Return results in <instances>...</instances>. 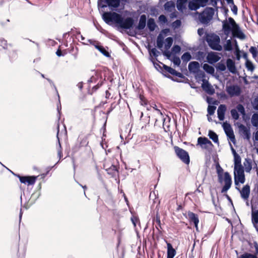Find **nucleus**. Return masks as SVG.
Segmentation results:
<instances>
[{"label": "nucleus", "mask_w": 258, "mask_h": 258, "mask_svg": "<svg viewBox=\"0 0 258 258\" xmlns=\"http://www.w3.org/2000/svg\"><path fill=\"white\" fill-rule=\"evenodd\" d=\"M102 18L106 23L113 22L116 24L118 27L123 29H130L133 27L134 24V20L131 17H127L124 19L122 16L115 12H104Z\"/></svg>", "instance_id": "f257e3e1"}, {"label": "nucleus", "mask_w": 258, "mask_h": 258, "mask_svg": "<svg viewBox=\"0 0 258 258\" xmlns=\"http://www.w3.org/2000/svg\"><path fill=\"white\" fill-rule=\"evenodd\" d=\"M214 14V9L212 8H207L199 16V19L202 23L208 24L213 18Z\"/></svg>", "instance_id": "f03ea898"}, {"label": "nucleus", "mask_w": 258, "mask_h": 258, "mask_svg": "<svg viewBox=\"0 0 258 258\" xmlns=\"http://www.w3.org/2000/svg\"><path fill=\"white\" fill-rule=\"evenodd\" d=\"M222 28L224 34L228 36L234 29L235 25H237L234 20L231 18H228V20H226L222 22Z\"/></svg>", "instance_id": "7ed1b4c3"}, {"label": "nucleus", "mask_w": 258, "mask_h": 258, "mask_svg": "<svg viewBox=\"0 0 258 258\" xmlns=\"http://www.w3.org/2000/svg\"><path fill=\"white\" fill-rule=\"evenodd\" d=\"M209 46L214 50L221 51L222 47L220 45V38L217 35L208 37L206 39Z\"/></svg>", "instance_id": "20e7f679"}, {"label": "nucleus", "mask_w": 258, "mask_h": 258, "mask_svg": "<svg viewBox=\"0 0 258 258\" xmlns=\"http://www.w3.org/2000/svg\"><path fill=\"white\" fill-rule=\"evenodd\" d=\"M176 156L185 164H188L190 162L189 156L185 150L175 146L174 148Z\"/></svg>", "instance_id": "39448f33"}, {"label": "nucleus", "mask_w": 258, "mask_h": 258, "mask_svg": "<svg viewBox=\"0 0 258 258\" xmlns=\"http://www.w3.org/2000/svg\"><path fill=\"white\" fill-rule=\"evenodd\" d=\"M234 183L238 185L239 183H244L245 180L243 168L239 167L234 170Z\"/></svg>", "instance_id": "423d86ee"}, {"label": "nucleus", "mask_w": 258, "mask_h": 258, "mask_svg": "<svg viewBox=\"0 0 258 258\" xmlns=\"http://www.w3.org/2000/svg\"><path fill=\"white\" fill-rule=\"evenodd\" d=\"M223 127L227 137L229 138V139L233 144H235L236 140L231 125L228 123L224 122L223 124Z\"/></svg>", "instance_id": "0eeeda50"}, {"label": "nucleus", "mask_w": 258, "mask_h": 258, "mask_svg": "<svg viewBox=\"0 0 258 258\" xmlns=\"http://www.w3.org/2000/svg\"><path fill=\"white\" fill-rule=\"evenodd\" d=\"M198 143L203 148L209 150L213 146L212 142L206 137H199L198 139Z\"/></svg>", "instance_id": "6e6552de"}, {"label": "nucleus", "mask_w": 258, "mask_h": 258, "mask_svg": "<svg viewBox=\"0 0 258 258\" xmlns=\"http://www.w3.org/2000/svg\"><path fill=\"white\" fill-rule=\"evenodd\" d=\"M225 184L223 186L221 192L225 193L231 187L232 184V179L230 175L228 172L224 173V178Z\"/></svg>", "instance_id": "1a4fd4ad"}, {"label": "nucleus", "mask_w": 258, "mask_h": 258, "mask_svg": "<svg viewBox=\"0 0 258 258\" xmlns=\"http://www.w3.org/2000/svg\"><path fill=\"white\" fill-rule=\"evenodd\" d=\"M226 91L230 96H238L241 93L240 88L238 85H231L226 87Z\"/></svg>", "instance_id": "9d476101"}, {"label": "nucleus", "mask_w": 258, "mask_h": 258, "mask_svg": "<svg viewBox=\"0 0 258 258\" xmlns=\"http://www.w3.org/2000/svg\"><path fill=\"white\" fill-rule=\"evenodd\" d=\"M19 178L20 181L22 183H28L29 185H33L36 181L37 177L35 176H22L20 175H17Z\"/></svg>", "instance_id": "9b49d317"}, {"label": "nucleus", "mask_w": 258, "mask_h": 258, "mask_svg": "<svg viewBox=\"0 0 258 258\" xmlns=\"http://www.w3.org/2000/svg\"><path fill=\"white\" fill-rule=\"evenodd\" d=\"M236 189L240 192L241 197L244 200H247L248 199L250 192V186L248 184L244 185L241 190L237 187H236Z\"/></svg>", "instance_id": "f8f14e48"}, {"label": "nucleus", "mask_w": 258, "mask_h": 258, "mask_svg": "<svg viewBox=\"0 0 258 258\" xmlns=\"http://www.w3.org/2000/svg\"><path fill=\"white\" fill-rule=\"evenodd\" d=\"M189 221L190 223L192 222L196 228V230H198V223L199 222L198 215L192 212L189 211L187 213Z\"/></svg>", "instance_id": "ddd939ff"}, {"label": "nucleus", "mask_w": 258, "mask_h": 258, "mask_svg": "<svg viewBox=\"0 0 258 258\" xmlns=\"http://www.w3.org/2000/svg\"><path fill=\"white\" fill-rule=\"evenodd\" d=\"M232 33L234 37H236L240 39H244L245 38L244 34L241 31L237 24V25H235Z\"/></svg>", "instance_id": "4468645a"}, {"label": "nucleus", "mask_w": 258, "mask_h": 258, "mask_svg": "<svg viewBox=\"0 0 258 258\" xmlns=\"http://www.w3.org/2000/svg\"><path fill=\"white\" fill-rule=\"evenodd\" d=\"M207 59L209 63L213 64L218 62L220 60V57L216 52H212L208 53Z\"/></svg>", "instance_id": "2eb2a0df"}, {"label": "nucleus", "mask_w": 258, "mask_h": 258, "mask_svg": "<svg viewBox=\"0 0 258 258\" xmlns=\"http://www.w3.org/2000/svg\"><path fill=\"white\" fill-rule=\"evenodd\" d=\"M147 17L145 15H142L140 16L138 25L136 27V29L138 30H143L146 25Z\"/></svg>", "instance_id": "dca6fc26"}, {"label": "nucleus", "mask_w": 258, "mask_h": 258, "mask_svg": "<svg viewBox=\"0 0 258 258\" xmlns=\"http://www.w3.org/2000/svg\"><path fill=\"white\" fill-rule=\"evenodd\" d=\"M240 133L244 136V138L247 140H249L250 138V133L249 129L247 128L243 124H240L239 126Z\"/></svg>", "instance_id": "f3484780"}, {"label": "nucleus", "mask_w": 258, "mask_h": 258, "mask_svg": "<svg viewBox=\"0 0 258 258\" xmlns=\"http://www.w3.org/2000/svg\"><path fill=\"white\" fill-rule=\"evenodd\" d=\"M226 66L229 71L233 74L236 73V68L235 67V62L231 58H228L226 60Z\"/></svg>", "instance_id": "a211bd4d"}, {"label": "nucleus", "mask_w": 258, "mask_h": 258, "mask_svg": "<svg viewBox=\"0 0 258 258\" xmlns=\"http://www.w3.org/2000/svg\"><path fill=\"white\" fill-rule=\"evenodd\" d=\"M226 110V107L225 105L221 104L218 107L217 110V114L219 119L222 121L224 119L225 113Z\"/></svg>", "instance_id": "6ab92c4d"}, {"label": "nucleus", "mask_w": 258, "mask_h": 258, "mask_svg": "<svg viewBox=\"0 0 258 258\" xmlns=\"http://www.w3.org/2000/svg\"><path fill=\"white\" fill-rule=\"evenodd\" d=\"M161 64L163 65L164 69L169 74L179 78L182 77V74L181 73L177 72L175 70L163 63H161Z\"/></svg>", "instance_id": "aec40b11"}, {"label": "nucleus", "mask_w": 258, "mask_h": 258, "mask_svg": "<svg viewBox=\"0 0 258 258\" xmlns=\"http://www.w3.org/2000/svg\"><path fill=\"white\" fill-rule=\"evenodd\" d=\"M167 258H173L176 254V250L172 247V245L170 243H167Z\"/></svg>", "instance_id": "412c9836"}, {"label": "nucleus", "mask_w": 258, "mask_h": 258, "mask_svg": "<svg viewBox=\"0 0 258 258\" xmlns=\"http://www.w3.org/2000/svg\"><path fill=\"white\" fill-rule=\"evenodd\" d=\"M59 123H58L57 125V141H58V146H57L56 148H57V151L58 157H59V159H60L61 158V157L62 156V148H61L60 143V140L58 138V133L59 132Z\"/></svg>", "instance_id": "4be33fe9"}, {"label": "nucleus", "mask_w": 258, "mask_h": 258, "mask_svg": "<svg viewBox=\"0 0 258 258\" xmlns=\"http://www.w3.org/2000/svg\"><path fill=\"white\" fill-rule=\"evenodd\" d=\"M106 171L112 177H115L118 175V170L116 166L114 165H112L110 167L106 168Z\"/></svg>", "instance_id": "5701e85b"}, {"label": "nucleus", "mask_w": 258, "mask_h": 258, "mask_svg": "<svg viewBox=\"0 0 258 258\" xmlns=\"http://www.w3.org/2000/svg\"><path fill=\"white\" fill-rule=\"evenodd\" d=\"M200 68V64L197 61L190 62L188 66V69L190 72H196Z\"/></svg>", "instance_id": "b1692460"}, {"label": "nucleus", "mask_w": 258, "mask_h": 258, "mask_svg": "<svg viewBox=\"0 0 258 258\" xmlns=\"http://www.w3.org/2000/svg\"><path fill=\"white\" fill-rule=\"evenodd\" d=\"M251 221L256 231L258 232V228L256 224L258 223V210L252 211L251 213Z\"/></svg>", "instance_id": "393cba45"}, {"label": "nucleus", "mask_w": 258, "mask_h": 258, "mask_svg": "<svg viewBox=\"0 0 258 258\" xmlns=\"http://www.w3.org/2000/svg\"><path fill=\"white\" fill-rule=\"evenodd\" d=\"M147 27L150 31L153 32L155 30L157 25L153 18H149L147 21Z\"/></svg>", "instance_id": "a878e982"}, {"label": "nucleus", "mask_w": 258, "mask_h": 258, "mask_svg": "<svg viewBox=\"0 0 258 258\" xmlns=\"http://www.w3.org/2000/svg\"><path fill=\"white\" fill-rule=\"evenodd\" d=\"M105 3L107 4L108 6L110 8H117L119 7L120 1V0H106Z\"/></svg>", "instance_id": "bb28decb"}, {"label": "nucleus", "mask_w": 258, "mask_h": 258, "mask_svg": "<svg viewBox=\"0 0 258 258\" xmlns=\"http://www.w3.org/2000/svg\"><path fill=\"white\" fill-rule=\"evenodd\" d=\"M234 170L238 169L239 167L243 168L241 164V158L239 155L234 156Z\"/></svg>", "instance_id": "cd10ccee"}, {"label": "nucleus", "mask_w": 258, "mask_h": 258, "mask_svg": "<svg viewBox=\"0 0 258 258\" xmlns=\"http://www.w3.org/2000/svg\"><path fill=\"white\" fill-rule=\"evenodd\" d=\"M187 0H177L176 7L178 10L182 11L185 8Z\"/></svg>", "instance_id": "c85d7f7f"}, {"label": "nucleus", "mask_w": 258, "mask_h": 258, "mask_svg": "<svg viewBox=\"0 0 258 258\" xmlns=\"http://www.w3.org/2000/svg\"><path fill=\"white\" fill-rule=\"evenodd\" d=\"M245 170L246 172H249L251 170V161L250 159L246 158L243 162Z\"/></svg>", "instance_id": "c756f323"}, {"label": "nucleus", "mask_w": 258, "mask_h": 258, "mask_svg": "<svg viewBox=\"0 0 258 258\" xmlns=\"http://www.w3.org/2000/svg\"><path fill=\"white\" fill-rule=\"evenodd\" d=\"M208 136L214 143H219L218 136L214 131L210 130L208 132Z\"/></svg>", "instance_id": "7c9ffc66"}, {"label": "nucleus", "mask_w": 258, "mask_h": 258, "mask_svg": "<svg viewBox=\"0 0 258 258\" xmlns=\"http://www.w3.org/2000/svg\"><path fill=\"white\" fill-rule=\"evenodd\" d=\"M203 68L208 74H210L211 75H213L214 74V72H215L214 68L212 66H211L207 63L204 64L203 66Z\"/></svg>", "instance_id": "2f4dec72"}, {"label": "nucleus", "mask_w": 258, "mask_h": 258, "mask_svg": "<svg viewBox=\"0 0 258 258\" xmlns=\"http://www.w3.org/2000/svg\"><path fill=\"white\" fill-rule=\"evenodd\" d=\"M95 48L97 49L101 53L106 57H109V53L105 49V48L101 45H95Z\"/></svg>", "instance_id": "473e14b6"}, {"label": "nucleus", "mask_w": 258, "mask_h": 258, "mask_svg": "<svg viewBox=\"0 0 258 258\" xmlns=\"http://www.w3.org/2000/svg\"><path fill=\"white\" fill-rule=\"evenodd\" d=\"M251 122L253 126H258V113H254L253 114L251 119Z\"/></svg>", "instance_id": "72a5a7b5"}, {"label": "nucleus", "mask_w": 258, "mask_h": 258, "mask_svg": "<svg viewBox=\"0 0 258 258\" xmlns=\"http://www.w3.org/2000/svg\"><path fill=\"white\" fill-rule=\"evenodd\" d=\"M164 43V38L161 34H160L157 38V47L161 49L162 48Z\"/></svg>", "instance_id": "f704fd0d"}, {"label": "nucleus", "mask_w": 258, "mask_h": 258, "mask_svg": "<svg viewBox=\"0 0 258 258\" xmlns=\"http://www.w3.org/2000/svg\"><path fill=\"white\" fill-rule=\"evenodd\" d=\"M217 172L218 174V179L220 182L222 181V173L223 172V169L220 166L219 164L216 165Z\"/></svg>", "instance_id": "c9c22d12"}, {"label": "nucleus", "mask_w": 258, "mask_h": 258, "mask_svg": "<svg viewBox=\"0 0 258 258\" xmlns=\"http://www.w3.org/2000/svg\"><path fill=\"white\" fill-rule=\"evenodd\" d=\"M224 49L226 51H231L233 49L231 39L226 40V43L224 45Z\"/></svg>", "instance_id": "e433bc0d"}, {"label": "nucleus", "mask_w": 258, "mask_h": 258, "mask_svg": "<svg viewBox=\"0 0 258 258\" xmlns=\"http://www.w3.org/2000/svg\"><path fill=\"white\" fill-rule=\"evenodd\" d=\"M173 43V38L171 37H167L165 39V48L166 50L169 49Z\"/></svg>", "instance_id": "4c0bfd02"}, {"label": "nucleus", "mask_w": 258, "mask_h": 258, "mask_svg": "<svg viewBox=\"0 0 258 258\" xmlns=\"http://www.w3.org/2000/svg\"><path fill=\"white\" fill-rule=\"evenodd\" d=\"M181 58L183 62H187L191 59V56L189 52H186L182 54Z\"/></svg>", "instance_id": "58836bf2"}, {"label": "nucleus", "mask_w": 258, "mask_h": 258, "mask_svg": "<svg viewBox=\"0 0 258 258\" xmlns=\"http://www.w3.org/2000/svg\"><path fill=\"white\" fill-rule=\"evenodd\" d=\"M202 87L204 89H205L206 91L209 92L210 94H213L214 92V89H212L211 91L210 89H211V85L209 83V82L207 81L206 83H204L202 85Z\"/></svg>", "instance_id": "ea45409f"}, {"label": "nucleus", "mask_w": 258, "mask_h": 258, "mask_svg": "<svg viewBox=\"0 0 258 258\" xmlns=\"http://www.w3.org/2000/svg\"><path fill=\"white\" fill-rule=\"evenodd\" d=\"M245 66L247 69L251 72L253 71L254 69V65L253 64L252 62L247 59H246L245 62Z\"/></svg>", "instance_id": "a19ab883"}, {"label": "nucleus", "mask_w": 258, "mask_h": 258, "mask_svg": "<svg viewBox=\"0 0 258 258\" xmlns=\"http://www.w3.org/2000/svg\"><path fill=\"white\" fill-rule=\"evenodd\" d=\"M231 115L233 119L238 120L239 118V115L235 109H232L230 111Z\"/></svg>", "instance_id": "79ce46f5"}, {"label": "nucleus", "mask_w": 258, "mask_h": 258, "mask_svg": "<svg viewBox=\"0 0 258 258\" xmlns=\"http://www.w3.org/2000/svg\"><path fill=\"white\" fill-rule=\"evenodd\" d=\"M216 68L217 70L222 72L225 71L226 69V67L225 64L221 62L217 63Z\"/></svg>", "instance_id": "37998d69"}, {"label": "nucleus", "mask_w": 258, "mask_h": 258, "mask_svg": "<svg viewBox=\"0 0 258 258\" xmlns=\"http://www.w3.org/2000/svg\"><path fill=\"white\" fill-rule=\"evenodd\" d=\"M0 47L4 49L8 48L7 41L3 38H0Z\"/></svg>", "instance_id": "c03bdc74"}, {"label": "nucleus", "mask_w": 258, "mask_h": 258, "mask_svg": "<svg viewBox=\"0 0 258 258\" xmlns=\"http://www.w3.org/2000/svg\"><path fill=\"white\" fill-rule=\"evenodd\" d=\"M80 142L81 146H85L88 144L87 138L85 137H79L78 140Z\"/></svg>", "instance_id": "a18cd8bd"}, {"label": "nucleus", "mask_w": 258, "mask_h": 258, "mask_svg": "<svg viewBox=\"0 0 258 258\" xmlns=\"http://www.w3.org/2000/svg\"><path fill=\"white\" fill-rule=\"evenodd\" d=\"M236 109L243 116L245 115V108L242 104H238L236 106Z\"/></svg>", "instance_id": "49530a36"}, {"label": "nucleus", "mask_w": 258, "mask_h": 258, "mask_svg": "<svg viewBox=\"0 0 258 258\" xmlns=\"http://www.w3.org/2000/svg\"><path fill=\"white\" fill-rule=\"evenodd\" d=\"M148 50L150 55H152L155 57H157L159 56L160 52L157 50L156 48H153L151 49L148 48Z\"/></svg>", "instance_id": "de8ad7c7"}, {"label": "nucleus", "mask_w": 258, "mask_h": 258, "mask_svg": "<svg viewBox=\"0 0 258 258\" xmlns=\"http://www.w3.org/2000/svg\"><path fill=\"white\" fill-rule=\"evenodd\" d=\"M46 80L48 81V82L49 83L50 85L53 87V88L54 89L55 91L56 92V93L57 95V96L58 97L59 103L60 104L59 95L58 94V91L57 90V88H56L55 85H54L53 81L51 80H50V79L46 78Z\"/></svg>", "instance_id": "09e8293b"}, {"label": "nucleus", "mask_w": 258, "mask_h": 258, "mask_svg": "<svg viewBox=\"0 0 258 258\" xmlns=\"http://www.w3.org/2000/svg\"><path fill=\"white\" fill-rule=\"evenodd\" d=\"M209 0H196V4L199 7H204L206 6Z\"/></svg>", "instance_id": "8fccbe9b"}, {"label": "nucleus", "mask_w": 258, "mask_h": 258, "mask_svg": "<svg viewBox=\"0 0 258 258\" xmlns=\"http://www.w3.org/2000/svg\"><path fill=\"white\" fill-rule=\"evenodd\" d=\"M216 109V106L213 105H209L207 110L208 114L210 115L214 114Z\"/></svg>", "instance_id": "3c124183"}, {"label": "nucleus", "mask_w": 258, "mask_h": 258, "mask_svg": "<svg viewBox=\"0 0 258 258\" xmlns=\"http://www.w3.org/2000/svg\"><path fill=\"white\" fill-rule=\"evenodd\" d=\"M252 106L255 110H258V96L255 98L251 102Z\"/></svg>", "instance_id": "603ef678"}, {"label": "nucleus", "mask_w": 258, "mask_h": 258, "mask_svg": "<svg viewBox=\"0 0 258 258\" xmlns=\"http://www.w3.org/2000/svg\"><path fill=\"white\" fill-rule=\"evenodd\" d=\"M181 47L178 45H174L172 48V51L175 54L179 53Z\"/></svg>", "instance_id": "864d4df0"}, {"label": "nucleus", "mask_w": 258, "mask_h": 258, "mask_svg": "<svg viewBox=\"0 0 258 258\" xmlns=\"http://www.w3.org/2000/svg\"><path fill=\"white\" fill-rule=\"evenodd\" d=\"M249 52L252 54L253 57H255L256 55L258 53L256 48L253 46L250 47Z\"/></svg>", "instance_id": "5fc2aeb1"}, {"label": "nucleus", "mask_w": 258, "mask_h": 258, "mask_svg": "<svg viewBox=\"0 0 258 258\" xmlns=\"http://www.w3.org/2000/svg\"><path fill=\"white\" fill-rule=\"evenodd\" d=\"M172 61L173 63L177 66H179L181 62L179 57L176 56H173Z\"/></svg>", "instance_id": "6e6d98bb"}, {"label": "nucleus", "mask_w": 258, "mask_h": 258, "mask_svg": "<svg viewBox=\"0 0 258 258\" xmlns=\"http://www.w3.org/2000/svg\"><path fill=\"white\" fill-rule=\"evenodd\" d=\"M181 24V22L180 20H176L172 23V26L174 28H179Z\"/></svg>", "instance_id": "4d7b16f0"}, {"label": "nucleus", "mask_w": 258, "mask_h": 258, "mask_svg": "<svg viewBox=\"0 0 258 258\" xmlns=\"http://www.w3.org/2000/svg\"><path fill=\"white\" fill-rule=\"evenodd\" d=\"M17 57V53L16 51H12L10 54V58L11 61L15 59Z\"/></svg>", "instance_id": "13d9d810"}, {"label": "nucleus", "mask_w": 258, "mask_h": 258, "mask_svg": "<svg viewBox=\"0 0 258 258\" xmlns=\"http://www.w3.org/2000/svg\"><path fill=\"white\" fill-rule=\"evenodd\" d=\"M159 20L163 23H165L167 22V18L164 15H161L159 17Z\"/></svg>", "instance_id": "bf43d9fd"}, {"label": "nucleus", "mask_w": 258, "mask_h": 258, "mask_svg": "<svg viewBox=\"0 0 258 258\" xmlns=\"http://www.w3.org/2000/svg\"><path fill=\"white\" fill-rule=\"evenodd\" d=\"M188 7L189 9L191 10H196L198 8V7L195 6V3L192 2H189Z\"/></svg>", "instance_id": "052dcab7"}, {"label": "nucleus", "mask_w": 258, "mask_h": 258, "mask_svg": "<svg viewBox=\"0 0 258 258\" xmlns=\"http://www.w3.org/2000/svg\"><path fill=\"white\" fill-rule=\"evenodd\" d=\"M243 254L246 258H258L257 256L248 252H245Z\"/></svg>", "instance_id": "680f3d73"}, {"label": "nucleus", "mask_w": 258, "mask_h": 258, "mask_svg": "<svg viewBox=\"0 0 258 258\" xmlns=\"http://www.w3.org/2000/svg\"><path fill=\"white\" fill-rule=\"evenodd\" d=\"M163 54L164 55L166 56L168 59H170V58L171 56V52L168 50L164 51L163 52Z\"/></svg>", "instance_id": "e2e57ef3"}, {"label": "nucleus", "mask_w": 258, "mask_h": 258, "mask_svg": "<svg viewBox=\"0 0 258 258\" xmlns=\"http://www.w3.org/2000/svg\"><path fill=\"white\" fill-rule=\"evenodd\" d=\"M231 11L235 15H237V7L234 4H233V5H232V7L231 8Z\"/></svg>", "instance_id": "0e129e2a"}, {"label": "nucleus", "mask_w": 258, "mask_h": 258, "mask_svg": "<svg viewBox=\"0 0 258 258\" xmlns=\"http://www.w3.org/2000/svg\"><path fill=\"white\" fill-rule=\"evenodd\" d=\"M254 246L255 249V254L254 255L257 256V255H258V244L257 242H255L254 243Z\"/></svg>", "instance_id": "69168bd1"}, {"label": "nucleus", "mask_w": 258, "mask_h": 258, "mask_svg": "<svg viewBox=\"0 0 258 258\" xmlns=\"http://www.w3.org/2000/svg\"><path fill=\"white\" fill-rule=\"evenodd\" d=\"M198 33L200 36H202L204 33V30L203 28H199L198 30Z\"/></svg>", "instance_id": "338daca9"}, {"label": "nucleus", "mask_w": 258, "mask_h": 258, "mask_svg": "<svg viewBox=\"0 0 258 258\" xmlns=\"http://www.w3.org/2000/svg\"><path fill=\"white\" fill-rule=\"evenodd\" d=\"M131 220H132V222L133 224H134V225L135 226H136V223H137V222H138V218H136V217H132V218H131Z\"/></svg>", "instance_id": "774afa93"}]
</instances>
